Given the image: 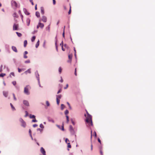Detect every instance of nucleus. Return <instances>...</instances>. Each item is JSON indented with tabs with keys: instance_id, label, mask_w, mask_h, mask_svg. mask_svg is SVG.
I'll return each instance as SVG.
<instances>
[{
	"instance_id": "1",
	"label": "nucleus",
	"mask_w": 155,
	"mask_h": 155,
	"mask_svg": "<svg viewBox=\"0 0 155 155\" xmlns=\"http://www.w3.org/2000/svg\"><path fill=\"white\" fill-rule=\"evenodd\" d=\"M31 88V87L29 85H26L24 89V92L25 94L27 95H29L30 94V92L29 90Z\"/></svg>"
},
{
	"instance_id": "2",
	"label": "nucleus",
	"mask_w": 155,
	"mask_h": 155,
	"mask_svg": "<svg viewBox=\"0 0 155 155\" xmlns=\"http://www.w3.org/2000/svg\"><path fill=\"white\" fill-rule=\"evenodd\" d=\"M91 121V126L93 125V124L92 120V117L91 116L88 114L87 117H86V122L87 123H89L90 121Z\"/></svg>"
},
{
	"instance_id": "3",
	"label": "nucleus",
	"mask_w": 155,
	"mask_h": 155,
	"mask_svg": "<svg viewBox=\"0 0 155 155\" xmlns=\"http://www.w3.org/2000/svg\"><path fill=\"white\" fill-rule=\"evenodd\" d=\"M11 4L12 7L14 9L18 7V5L16 2L14 0H12L11 2Z\"/></svg>"
},
{
	"instance_id": "4",
	"label": "nucleus",
	"mask_w": 155,
	"mask_h": 155,
	"mask_svg": "<svg viewBox=\"0 0 155 155\" xmlns=\"http://www.w3.org/2000/svg\"><path fill=\"white\" fill-rule=\"evenodd\" d=\"M19 120L21 123V126L25 128L26 125L25 122L21 118H20Z\"/></svg>"
},
{
	"instance_id": "5",
	"label": "nucleus",
	"mask_w": 155,
	"mask_h": 155,
	"mask_svg": "<svg viewBox=\"0 0 155 155\" xmlns=\"http://www.w3.org/2000/svg\"><path fill=\"white\" fill-rule=\"evenodd\" d=\"M69 130L72 135H74L75 133L74 130L71 125H70L69 127Z\"/></svg>"
},
{
	"instance_id": "6",
	"label": "nucleus",
	"mask_w": 155,
	"mask_h": 155,
	"mask_svg": "<svg viewBox=\"0 0 155 155\" xmlns=\"http://www.w3.org/2000/svg\"><path fill=\"white\" fill-rule=\"evenodd\" d=\"M35 75L36 78L37 79L38 81H39V80H40L39 75L38 73V71H36L35 72Z\"/></svg>"
},
{
	"instance_id": "7",
	"label": "nucleus",
	"mask_w": 155,
	"mask_h": 155,
	"mask_svg": "<svg viewBox=\"0 0 155 155\" xmlns=\"http://www.w3.org/2000/svg\"><path fill=\"white\" fill-rule=\"evenodd\" d=\"M23 104L26 106H29V104L28 101L26 100H24L23 101Z\"/></svg>"
},
{
	"instance_id": "8",
	"label": "nucleus",
	"mask_w": 155,
	"mask_h": 155,
	"mask_svg": "<svg viewBox=\"0 0 155 155\" xmlns=\"http://www.w3.org/2000/svg\"><path fill=\"white\" fill-rule=\"evenodd\" d=\"M18 24H14L13 26V30H18Z\"/></svg>"
},
{
	"instance_id": "9",
	"label": "nucleus",
	"mask_w": 155,
	"mask_h": 155,
	"mask_svg": "<svg viewBox=\"0 0 155 155\" xmlns=\"http://www.w3.org/2000/svg\"><path fill=\"white\" fill-rule=\"evenodd\" d=\"M42 21L44 22H46L47 21V18L45 16H42Z\"/></svg>"
},
{
	"instance_id": "10",
	"label": "nucleus",
	"mask_w": 155,
	"mask_h": 155,
	"mask_svg": "<svg viewBox=\"0 0 155 155\" xmlns=\"http://www.w3.org/2000/svg\"><path fill=\"white\" fill-rule=\"evenodd\" d=\"M57 127L59 128L60 130L64 131V124H63L62 126H61H61L58 125H56Z\"/></svg>"
},
{
	"instance_id": "11",
	"label": "nucleus",
	"mask_w": 155,
	"mask_h": 155,
	"mask_svg": "<svg viewBox=\"0 0 155 155\" xmlns=\"http://www.w3.org/2000/svg\"><path fill=\"white\" fill-rule=\"evenodd\" d=\"M23 11L24 13L27 15H28L30 13L27 11V9L25 8H23Z\"/></svg>"
},
{
	"instance_id": "12",
	"label": "nucleus",
	"mask_w": 155,
	"mask_h": 155,
	"mask_svg": "<svg viewBox=\"0 0 155 155\" xmlns=\"http://www.w3.org/2000/svg\"><path fill=\"white\" fill-rule=\"evenodd\" d=\"M3 94L5 97H7L8 95V93L7 91H3Z\"/></svg>"
},
{
	"instance_id": "13",
	"label": "nucleus",
	"mask_w": 155,
	"mask_h": 155,
	"mask_svg": "<svg viewBox=\"0 0 155 155\" xmlns=\"http://www.w3.org/2000/svg\"><path fill=\"white\" fill-rule=\"evenodd\" d=\"M12 50H13V51H15V52H17V51H18L17 50L16 48L14 46H12Z\"/></svg>"
},
{
	"instance_id": "14",
	"label": "nucleus",
	"mask_w": 155,
	"mask_h": 155,
	"mask_svg": "<svg viewBox=\"0 0 155 155\" xmlns=\"http://www.w3.org/2000/svg\"><path fill=\"white\" fill-rule=\"evenodd\" d=\"M28 53V52L27 51H25L24 53V58L26 59L28 57L26 55V54Z\"/></svg>"
},
{
	"instance_id": "15",
	"label": "nucleus",
	"mask_w": 155,
	"mask_h": 155,
	"mask_svg": "<svg viewBox=\"0 0 155 155\" xmlns=\"http://www.w3.org/2000/svg\"><path fill=\"white\" fill-rule=\"evenodd\" d=\"M47 119H48V120L49 122H51L53 123H54V120H53L50 117H48L47 118Z\"/></svg>"
},
{
	"instance_id": "16",
	"label": "nucleus",
	"mask_w": 155,
	"mask_h": 155,
	"mask_svg": "<svg viewBox=\"0 0 155 155\" xmlns=\"http://www.w3.org/2000/svg\"><path fill=\"white\" fill-rule=\"evenodd\" d=\"M30 20L29 18H27L26 20V23L27 24L28 26H29L30 25Z\"/></svg>"
},
{
	"instance_id": "17",
	"label": "nucleus",
	"mask_w": 155,
	"mask_h": 155,
	"mask_svg": "<svg viewBox=\"0 0 155 155\" xmlns=\"http://www.w3.org/2000/svg\"><path fill=\"white\" fill-rule=\"evenodd\" d=\"M28 72L30 74L31 73V69H29L28 70H27V71H25L24 73L26 74H27V73Z\"/></svg>"
},
{
	"instance_id": "18",
	"label": "nucleus",
	"mask_w": 155,
	"mask_h": 155,
	"mask_svg": "<svg viewBox=\"0 0 155 155\" xmlns=\"http://www.w3.org/2000/svg\"><path fill=\"white\" fill-rule=\"evenodd\" d=\"M39 25L40 27L41 28H42L44 27V25L43 23H41V22L39 23Z\"/></svg>"
},
{
	"instance_id": "19",
	"label": "nucleus",
	"mask_w": 155,
	"mask_h": 155,
	"mask_svg": "<svg viewBox=\"0 0 155 155\" xmlns=\"http://www.w3.org/2000/svg\"><path fill=\"white\" fill-rule=\"evenodd\" d=\"M41 13L42 15H44V8L41 7Z\"/></svg>"
},
{
	"instance_id": "20",
	"label": "nucleus",
	"mask_w": 155,
	"mask_h": 155,
	"mask_svg": "<svg viewBox=\"0 0 155 155\" xmlns=\"http://www.w3.org/2000/svg\"><path fill=\"white\" fill-rule=\"evenodd\" d=\"M35 15L38 18L40 16L39 12H36Z\"/></svg>"
},
{
	"instance_id": "21",
	"label": "nucleus",
	"mask_w": 155,
	"mask_h": 155,
	"mask_svg": "<svg viewBox=\"0 0 155 155\" xmlns=\"http://www.w3.org/2000/svg\"><path fill=\"white\" fill-rule=\"evenodd\" d=\"M56 98L59 99H61L62 97V95L61 94L56 95Z\"/></svg>"
},
{
	"instance_id": "22",
	"label": "nucleus",
	"mask_w": 155,
	"mask_h": 155,
	"mask_svg": "<svg viewBox=\"0 0 155 155\" xmlns=\"http://www.w3.org/2000/svg\"><path fill=\"white\" fill-rule=\"evenodd\" d=\"M27 41L26 40H25L24 41V46L25 47L27 45Z\"/></svg>"
},
{
	"instance_id": "23",
	"label": "nucleus",
	"mask_w": 155,
	"mask_h": 155,
	"mask_svg": "<svg viewBox=\"0 0 155 155\" xmlns=\"http://www.w3.org/2000/svg\"><path fill=\"white\" fill-rule=\"evenodd\" d=\"M50 25H49L46 28V29L47 31H48V32L50 31Z\"/></svg>"
},
{
	"instance_id": "24",
	"label": "nucleus",
	"mask_w": 155,
	"mask_h": 155,
	"mask_svg": "<svg viewBox=\"0 0 155 155\" xmlns=\"http://www.w3.org/2000/svg\"><path fill=\"white\" fill-rule=\"evenodd\" d=\"M30 118H34L35 119V117L34 115L30 114L29 115Z\"/></svg>"
},
{
	"instance_id": "25",
	"label": "nucleus",
	"mask_w": 155,
	"mask_h": 155,
	"mask_svg": "<svg viewBox=\"0 0 155 155\" xmlns=\"http://www.w3.org/2000/svg\"><path fill=\"white\" fill-rule=\"evenodd\" d=\"M10 105L11 106L12 109L13 111H14L15 110V107L13 106V105L12 104V103H10Z\"/></svg>"
},
{
	"instance_id": "26",
	"label": "nucleus",
	"mask_w": 155,
	"mask_h": 155,
	"mask_svg": "<svg viewBox=\"0 0 155 155\" xmlns=\"http://www.w3.org/2000/svg\"><path fill=\"white\" fill-rule=\"evenodd\" d=\"M39 45V40H38V41L37 42V43L35 45V47L36 48H37L38 47Z\"/></svg>"
},
{
	"instance_id": "27",
	"label": "nucleus",
	"mask_w": 155,
	"mask_h": 155,
	"mask_svg": "<svg viewBox=\"0 0 155 155\" xmlns=\"http://www.w3.org/2000/svg\"><path fill=\"white\" fill-rule=\"evenodd\" d=\"M16 33L18 36L19 37H21L22 36V34L20 33L17 32H16Z\"/></svg>"
},
{
	"instance_id": "28",
	"label": "nucleus",
	"mask_w": 155,
	"mask_h": 155,
	"mask_svg": "<svg viewBox=\"0 0 155 155\" xmlns=\"http://www.w3.org/2000/svg\"><path fill=\"white\" fill-rule=\"evenodd\" d=\"M35 36H33L32 38L31 39V41L32 42H33L35 40Z\"/></svg>"
},
{
	"instance_id": "29",
	"label": "nucleus",
	"mask_w": 155,
	"mask_h": 155,
	"mask_svg": "<svg viewBox=\"0 0 155 155\" xmlns=\"http://www.w3.org/2000/svg\"><path fill=\"white\" fill-rule=\"evenodd\" d=\"M65 107V106L64 104H61V108L62 110H63L64 107Z\"/></svg>"
},
{
	"instance_id": "30",
	"label": "nucleus",
	"mask_w": 155,
	"mask_h": 155,
	"mask_svg": "<svg viewBox=\"0 0 155 155\" xmlns=\"http://www.w3.org/2000/svg\"><path fill=\"white\" fill-rule=\"evenodd\" d=\"M55 45L56 48V50L58 51V46L57 45V41H56L55 42Z\"/></svg>"
},
{
	"instance_id": "31",
	"label": "nucleus",
	"mask_w": 155,
	"mask_h": 155,
	"mask_svg": "<svg viewBox=\"0 0 155 155\" xmlns=\"http://www.w3.org/2000/svg\"><path fill=\"white\" fill-rule=\"evenodd\" d=\"M72 54H69L68 55V58L69 59H72Z\"/></svg>"
},
{
	"instance_id": "32",
	"label": "nucleus",
	"mask_w": 155,
	"mask_h": 155,
	"mask_svg": "<svg viewBox=\"0 0 155 155\" xmlns=\"http://www.w3.org/2000/svg\"><path fill=\"white\" fill-rule=\"evenodd\" d=\"M67 104L68 105V106L69 109H70L71 110L72 109V108H71V107L70 106V104L69 103V102H67Z\"/></svg>"
},
{
	"instance_id": "33",
	"label": "nucleus",
	"mask_w": 155,
	"mask_h": 155,
	"mask_svg": "<svg viewBox=\"0 0 155 155\" xmlns=\"http://www.w3.org/2000/svg\"><path fill=\"white\" fill-rule=\"evenodd\" d=\"M25 63H30V61L29 60H28L25 61Z\"/></svg>"
},
{
	"instance_id": "34",
	"label": "nucleus",
	"mask_w": 155,
	"mask_h": 155,
	"mask_svg": "<svg viewBox=\"0 0 155 155\" xmlns=\"http://www.w3.org/2000/svg\"><path fill=\"white\" fill-rule=\"evenodd\" d=\"M62 69L61 67H60L59 68L58 71L59 73H61V72Z\"/></svg>"
},
{
	"instance_id": "35",
	"label": "nucleus",
	"mask_w": 155,
	"mask_h": 155,
	"mask_svg": "<svg viewBox=\"0 0 155 155\" xmlns=\"http://www.w3.org/2000/svg\"><path fill=\"white\" fill-rule=\"evenodd\" d=\"M71 5H70V9L68 11V14H71Z\"/></svg>"
},
{
	"instance_id": "36",
	"label": "nucleus",
	"mask_w": 155,
	"mask_h": 155,
	"mask_svg": "<svg viewBox=\"0 0 155 155\" xmlns=\"http://www.w3.org/2000/svg\"><path fill=\"white\" fill-rule=\"evenodd\" d=\"M13 16L14 17H16V18H17L18 17V16L17 15L16 13H14V14L13 15Z\"/></svg>"
},
{
	"instance_id": "37",
	"label": "nucleus",
	"mask_w": 155,
	"mask_h": 155,
	"mask_svg": "<svg viewBox=\"0 0 155 155\" xmlns=\"http://www.w3.org/2000/svg\"><path fill=\"white\" fill-rule=\"evenodd\" d=\"M25 113L26 114H25V117H27V116H28V112L27 111H25Z\"/></svg>"
},
{
	"instance_id": "38",
	"label": "nucleus",
	"mask_w": 155,
	"mask_h": 155,
	"mask_svg": "<svg viewBox=\"0 0 155 155\" xmlns=\"http://www.w3.org/2000/svg\"><path fill=\"white\" fill-rule=\"evenodd\" d=\"M71 121L72 122V124L73 125H75V123L73 121V119H71Z\"/></svg>"
},
{
	"instance_id": "39",
	"label": "nucleus",
	"mask_w": 155,
	"mask_h": 155,
	"mask_svg": "<svg viewBox=\"0 0 155 155\" xmlns=\"http://www.w3.org/2000/svg\"><path fill=\"white\" fill-rule=\"evenodd\" d=\"M56 101L57 104L58 105H59L60 103V100L59 99H57V98H56Z\"/></svg>"
},
{
	"instance_id": "40",
	"label": "nucleus",
	"mask_w": 155,
	"mask_h": 155,
	"mask_svg": "<svg viewBox=\"0 0 155 155\" xmlns=\"http://www.w3.org/2000/svg\"><path fill=\"white\" fill-rule=\"evenodd\" d=\"M68 113H69V111H68V110H66L65 111V114L67 115V114Z\"/></svg>"
},
{
	"instance_id": "41",
	"label": "nucleus",
	"mask_w": 155,
	"mask_h": 155,
	"mask_svg": "<svg viewBox=\"0 0 155 155\" xmlns=\"http://www.w3.org/2000/svg\"><path fill=\"white\" fill-rule=\"evenodd\" d=\"M12 84H13V85L14 86L16 84V81H14L12 82Z\"/></svg>"
},
{
	"instance_id": "42",
	"label": "nucleus",
	"mask_w": 155,
	"mask_h": 155,
	"mask_svg": "<svg viewBox=\"0 0 155 155\" xmlns=\"http://www.w3.org/2000/svg\"><path fill=\"white\" fill-rule=\"evenodd\" d=\"M5 74L4 73H2V74H0V77H3L4 76H5Z\"/></svg>"
},
{
	"instance_id": "43",
	"label": "nucleus",
	"mask_w": 155,
	"mask_h": 155,
	"mask_svg": "<svg viewBox=\"0 0 155 155\" xmlns=\"http://www.w3.org/2000/svg\"><path fill=\"white\" fill-rule=\"evenodd\" d=\"M29 133L30 137H31V131L30 129L29 130Z\"/></svg>"
},
{
	"instance_id": "44",
	"label": "nucleus",
	"mask_w": 155,
	"mask_h": 155,
	"mask_svg": "<svg viewBox=\"0 0 155 155\" xmlns=\"http://www.w3.org/2000/svg\"><path fill=\"white\" fill-rule=\"evenodd\" d=\"M40 127L41 128H44V126L42 124H40Z\"/></svg>"
},
{
	"instance_id": "45",
	"label": "nucleus",
	"mask_w": 155,
	"mask_h": 155,
	"mask_svg": "<svg viewBox=\"0 0 155 155\" xmlns=\"http://www.w3.org/2000/svg\"><path fill=\"white\" fill-rule=\"evenodd\" d=\"M46 104L48 106H49L50 104H49V102H48V101H46Z\"/></svg>"
},
{
	"instance_id": "46",
	"label": "nucleus",
	"mask_w": 155,
	"mask_h": 155,
	"mask_svg": "<svg viewBox=\"0 0 155 155\" xmlns=\"http://www.w3.org/2000/svg\"><path fill=\"white\" fill-rule=\"evenodd\" d=\"M68 147L69 148H71V146L70 145V143H68Z\"/></svg>"
},
{
	"instance_id": "47",
	"label": "nucleus",
	"mask_w": 155,
	"mask_h": 155,
	"mask_svg": "<svg viewBox=\"0 0 155 155\" xmlns=\"http://www.w3.org/2000/svg\"><path fill=\"white\" fill-rule=\"evenodd\" d=\"M13 96L14 99L15 101H16L17 100L16 98L15 97V95L14 94H13Z\"/></svg>"
},
{
	"instance_id": "48",
	"label": "nucleus",
	"mask_w": 155,
	"mask_h": 155,
	"mask_svg": "<svg viewBox=\"0 0 155 155\" xmlns=\"http://www.w3.org/2000/svg\"><path fill=\"white\" fill-rule=\"evenodd\" d=\"M32 121L33 122H37V120L35 118Z\"/></svg>"
},
{
	"instance_id": "49",
	"label": "nucleus",
	"mask_w": 155,
	"mask_h": 155,
	"mask_svg": "<svg viewBox=\"0 0 155 155\" xmlns=\"http://www.w3.org/2000/svg\"><path fill=\"white\" fill-rule=\"evenodd\" d=\"M62 91V90L61 89H60L57 92V94H59V93H60V92H61V91Z\"/></svg>"
},
{
	"instance_id": "50",
	"label": "nucleus",
	"mask_w": 155,
	"mask_h": 155,
	"mask_svg": "<svg viewBox=\"0 0 155 155\" xmlns=\"http://www.w3.org/2000/svg\"><path fill=\"white\" fill-rule=\"evenodd\" d=\"M68 84H67L66 85V87H64V89H67V88L68 87Z\"/></svg>"
},
{
	"instance_id": "51",
	"label": "nucleus",
	"mask_w": 155,
	"mask_h": 155,
	"mask_svg": "<svg viewBox=\"0 0 155 155\" xmlns=\"http://www.w3.org/2000/svg\"><path fill=\"white\" fill-rule=\"evenodd\" d=\"M37 131H39L41 132V131H42V129H41V128H38L37 129Z\"/></svg>"
},
{
	"instance_id": "52",
	"label": "nucleus",
	"mask_w": 155,
	"mask_h": 155,
	"mask_svg": "<svg viewBox=\"0 0 155 155\" xmlns=\"http://www.w3.org/2000/svg\"><path fill=\"white\" fill-rule=\"evenodd\" d=\"M29 1L31 2L32 5H34V4L33 2V0H30Z\"/></svg>"
},
{
	"instance_id": "53",
	"label": "nucleus",
	"mask_w": 155,
	"mask_h": 155,
	"mask_svg": "<svg viewBox=\"0 0 155 155\" xmlns=\"http://www.w3.org/2000/svg\"><path fill=\"white\" fill-rule=\"evenodd\" d=\"M74 74L75 76H77V73H76V68L75 69Z\"/></svg>"
},
{
	"instance_id": "54",
	"label": "nucleus",
	"mask_w": 155,
	"mask_h": 155,
	"mask_svg": "<svg viewBox=\"0 0 155 155\" xmlns=\"http://www.w3.org/2000/svg\"><path fill=\"white\" fill-rule=\"evenodd\" d=\"M37 30H35L34 31H33L32 33V34H35V33L37 32Z\"/></svg>"
},
{
	"instance_id": "55",
	"label": "nucleus",
	"mask_w": 155,
	"mask_h": 155,
	"mask_svg": "<svg viewBox=\"0 0 155 155\" xmlns=\"http://www.w3.org/2000/svg\"><path fill=\"white\" fill-rule=\"evenodd\" d=\"M20 16H21V19H22V20L23 21V15L22 14H21Z\"/></svg>"
},
{
	"instance_id": "56",
	"label": "nucleus",
	"mask_w": 155,
	"mask_h": 155,
	"mask_svg": "<svg viewBox=\"0 0 155 155\" xmlns=\"http://www.w3.org/2000/svg\"><path fill=\"white\" fill-rule=\"evenodd\" d=\"M37 126H38V125L37 124H33V126L34 127H37Z\"/></svg>"
},
{
	"instance_id": "57",
	"label": "nucleus",
	"mask_w": 155,
	"mask_h": 155,
	"mask_svg": "<svg viewBox=\"0 0 155 155\" xmlns=\"http://www.w3.org/2000/svg\"><path fill=\"white\" fill-rule=\"evenodd\" d=\"M72 59H69L68 61L67 62L68 63H71V62Z\"/></svg>"
},
{
	"instance_id": "58",
	"label": "nucleus",
	"mask_w": 155,
	"mask_h": 155,
	"mask_svg": "<svg viewBox=\"0 0 155 155\" xmlns=\"http://www.w3.org/2000/svg\"><path fill=\"white\" fill-rule=\"evenodd\" d=\"M18 70L19 72L20 73L21 72V70L19 68H18Z\"/></svg>"
},
{
	"instance_id": "59",
	"label": "nucleus",
	"mask_w": 155,
	"mask_h": 155,
	"mask_svg": "<svg viewBox=\"0 0 155 155\" xmlns=\"http://www.w3.org/2000/svg\"><path fill=\"white\" fill-rule=\"evenodd\" d=\"M10 74L12 75L13 76H15V74H14V73L13 72H11L10 73Z\"/></svg>"
},
{
	"instance_id": "60",
	"label": "nucleus",
	"mask_w": 155,
	"mask_h": 155,
	"mask_svg": "<svg viewBox=\"0 0 155 155\" xmlns=\"http://www.w3.org/2000/svg\"><path fill=\"white\" fill-rule=\"evenodd\" d=\"M38 84L39 85V87H41V84H40V80H39V81H38Z\"/></svg>"
},
{
	"instance_id": "61",
	"label": "nucleus",
	"mask_w": 155,
	"mask_h": 155,
	"mask_svg": "<svg viewBox=\"0 0 155 155\" xmlns=\"http://www.w3.org/2000/svg\"><path fill=\"white\" fill-rule=\"evenodd\" d=\"M62 35H63V37L64 38V30L63 31V34H62Z\"/></svg>"
},
{
	"instance_id": "62",
	"label": "nucleus",
	"mask_w": 155,
	"mask_h": 155,
	"mask_svg": "<svg viewBox=\"0 0 155 155\" xmlns=\"http://www.w3.org/2000/svg\"><path fill=\"white\" fill-rule=\"evenodd\" d=\"M53 4L54 5H55L56 3V2L55 0H53Z\"/></svg>"
},
{
	"instance_id": "63",
	"label": "nucleus",
	"mask_w": 155,
	"mask_h": 155,
	"mask_svg": "<svg viewBox=\"0 0 155 155\" xmlns=\"http://www.w3.org/2000/svg\"><path fill=\"white\" fill-rule=\"evenodd\" d=\"M61 80H60V82H61V83H62L63 82V79L62 78V77H61Z\"/></svg>"
},
{
	"instance_id": "64",
	"label": "nucleus",
	"mask_w": 155,
	"mask_h": 155,
	"mask_svg": "<svg viewBox=\"0 0 155 155\" xmlns=\"http://www.w3.org/2000/svg\"><path fill=\"white\" fill-rule=\"evenodd\" d=\"M13 61L15 63L16 62V60H15V59L14 58V59H13Z\"/></svg>"
}]
</instances>
